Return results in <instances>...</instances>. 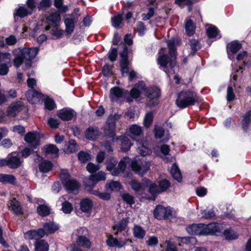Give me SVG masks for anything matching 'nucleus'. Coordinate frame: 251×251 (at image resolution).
<instances>
[{"label": "nucleus", "instance_id": "nucleus-47", "mask_svg": "<svg viewBox=\"0 0 251 251\" xmlns=\"http://www.w3.org/2000/svg\"><path fill=\"white\" fill-rule=\"evenodd\" d=\"M123 20V15L118 14L112 18V25L115 28H119Z\"/></svg>", "mask_w": 251, "mask_h": 251}, {"label": "nucleus", "instance_id": "nucleus-43", "mask_svg": "<svg viewBox=\"0 0 251 251\" xmlns=\"http://www.w3.org/2000/svg\"><path fill=\"white\" fill-rule=\"evenodd\" d=\"M224 235L226 239L228 240H235L238 238L237 233L231 229H226L224 232Z\"/></svg>", "mask_w": 251, "mask_h": 251}, {"label": "nucleus", "instance_id": "nucleus-6", "mask_svg": "<svg viewBox=\"0 0 251 251\" xmlns=\"http://www.w3.org/2000/svg\"><path fill=\"white\" fill-rule=\"evenodd\" d=\"M79 11V8H76L74 9L73 13L70 14H66L64 16V23L66 28V33L70 35L74 31L75 24L78 21L79 14L78 12Z\"/></svg>", "mask_w": 251, "mask_h": 251}, {"label": "nucleus", "instance_id": "nucleus-51", "mask_svg": "<svg viewBox=\"0 0 251 251\" xmlns=\"http://www.w3.org/2000/svg\"><path fill=\"white\" fill-rule=\"evenodd\" d=\"M121 184L118 181H112L106 185V188L109 191H117L120 189Z\"/></svg>", "mask_w": 251, "mask_h": 251}, {"label": "nucleus", "instance_id": "nucleus-31", "mask_svg": "<svg viewBox=\"0 0 251 251\" xmlns=\"http://www.w3.org/2000/svg\"><path fill=\"white\" fill-rule=\"evenodd\" d=\"M0 182L2 183L15 184L16 183V179L12 175L0 174Z\"/></svg>", "mask_w": 251, "mask_h": 251}, {"label": "nucleus", "instance_id": "nucleus-15", "mask_svg": "<svg viewBox=\"0 0 251 251\" xmlns=\"http://www.w3.org/2000/svg\"><path fill=\"white\" fill-rule=\"evenodd\" d=\"M25 140L34 149L39 145V135L36 132H29L25 136Z\"/></svg>", "mask_w": 251, "mask_h": 251}, {"label": "nucleus", "instance_id": "nucleus-46", "mask_svg": "<svg viewBox=\"0 0 251 251\" xmlns=\"http://www.w3.org/2000/svg\"><path fill=\"white\" fill-rule=\"evenodd\" d=\"M190 46L192 49V51L191 54L194 55L196 52L200 50L201 48V46L199 43V41L196 39H191L190 41Z\"/></svg>", "mask_w": 251, "mask_h": 251}, {"label": "nucleus", "instance_id": "nucleus-9", "mask_svg": "<svg viewBox=\"0 0 251 251\" xmlns=\"http://www.w3.org/2000/svg\"><path fill=\"white\" fill-rule=\"evenodd\" d=\"M150 166L151 163L149 161H142L141 163H139L136 160H134L131 162L132 170L140 176L146 174L149 171Z\"/></svg>", "mask_w": 251, "mask_h": 251}, {"label": "nucleus", "instance_id": "nucleus-52", "mask_svg": "<svg viewBox=\"0 0 251 251\" xmlns=\"http://www.w3.org/2000/svg\"><path fill=\"white\" fill-rule=\"evenodd\" d=\"M54 6L60 12H66L68 10V6L63 5L62 0H54Z\"/></svg>", "mask_w": 251, "mask_h": 251}, {"label": "nucleus", "instance_id": "nucleus-20", "mask_svg": "<svg viewBox=\"0 0 251 251\" xmlns=\"http://www.w3.org/2000/svg\"><path fill=\"white\" fill-rule=\"evenodd\" d=\"M186 231L192 235H204L203 224H193L186 227Z\"/></svg>", "mask_w": 251, "mask_h": 251}, {"label": "nucleus", "instance_id": "nucleus-22", "mask_svg": "<svg viewBox=\"0 0 251 251\" xmlns=\"http://www.w3.org/2000/svg\"><path fill=\"white\" fill-rule=\"evenodd\" d=\"M100 135V132L98 127L90 126L85 132V137L89 140H94Z\"/></svg>", "mask_w": 251, "mask_h": 251}, {"label": "nucleus", "instance_id": "nucleus-18", "mask_svg": "<svg viewBox=\"0 0 251 251\" xmlns=\"http://www.w3.org/2000/svg\"><path fill=\"white\" fill-rule=\"evenodd\" d=\"M43 97V95L41 93L33 89H31L26 93V97L28 101L33 104L38 102Z\"/></svg>", "mask_w": 251, "mask_h": 251}, {"label": "nucleus", "instance_id": "nucleus-3", "mask_svg": "<svg viewBox=\"0 0 251 251\" xmlns=\"http://www.w3.org/2000/svg\"><path fill=\"white\" fill-rule=\"evenodd\" d=\"M115 123L113 119L109 118L106 122L104 127V133L107 138H109L112 141L121 140V150L124 151H128L132 144L128 137L124 136L119 137L115 136Z\"/></svg>", "mask_w": 251, "mask_h": 251}, {"label": "nucleus", "instance_id": "nucleus-25", "mask_svg": "<svg viewBox=\"0 0 251 251\" xmlns=\"http://www.w3.org/2000/svg\"><path fill=\"white\" fill-rule=\"evenodd\" d=\"M220 230V225L216 223H212L208 225L203 224L204 235L213 234Z\"/></svg>", "mask_w": 251, "mask_h": 251}, {"label": "nucleus", "instance_id": "nucleus-59", "mask_svg": "<svg viewBox=\"0 0 251 251\" xmlns=\"http://www.w3.org/2000/svg\"><path fill=\"white\" fill-rule=\"evenodd\" d=\"M122 199L128 204L131 205L134 203L133 196L128 193H125L123 194Z\"/></svg>", "mask_w": 251, "mask_h": 251}, {"label": "nucleus", "instance_id": "nucleus-10", "mask_svg": "<svg viewBox=\"0 0 251 251\" xmlns=\"http://www.w3.org/2000/svg\"><path fill=\"white\" fill-rule=\"evenodd\" d=\"M147 105L154 106L158 103V98L160 96V90L157 87H152L148 90Z\"/></svg>", "mask_w": 251, "mask_h": 251}, {"label": "nucleus", "instance_id": "nucleus-28", "mask_svg": "<svg viewBox=\"0 0 251 251\" xmlns=\"http://www.w3.org/2000/svg\"><path fill=\"white\" fill-rule=\"evenodd\" d=\"M8 206L16 215H20L23 213L22 207L20 202L15 198L12 199L8 203Z\"/></svg>", "mask_w": 251, "mask_h": 251}, {"label": "nucleus", "instance_id": "nucleus-63", "mask_svg": "<svg viewBox=\"0 0 251 251\" xmlns=\"http://www.w3.org/2000/svg\"><path fill=\"white\" fill-rule=\"evenodd\" d=\"M137 29L140 35H143L146 31V28L145 25L142 22L137 23Z\"/></svg>", "mask_w": 251, "mask_h": 251}, {"label": "nucleus", "instance_id": "nucleus-23", "mask_svg": "<svg viewBox=\"0 0 251 251\" xmlns=\"http://www.w3.org/2000/svg\"><path fill=\"white\" fill-rule=\"evenodd\" d=\"M75 112L70 108H64L57 111L59 118L64 121L71 120L75 116Z\"/></svg>", "mask_w": 251, "mask_h": 251}, {"label": "nucleus", "instance_id": "nucleus-60", "mask_svg": "<svg viewBox=\"0 0 251 251\" xmlns=\"http://www.w3.org/2000/svg\"><path fill=\"white\" fill-rule=\"evenodd\" d=\"M51 3V1L50 0H41L38 8L39 10H45L50 6Z\"/></svg>", "mask_w": 251, "mask_h": 251}, {"label": "nucleus", "instance_id": "nucleus-34", "mask_svg": "<svg viewBox=\"0 0 251 251\" xmlns=\"http://www.w3.org/2000/svg\"><path fill=\"white\" fill-rule=\"evenodd\" d=\"M48 23L51 25H56L60 21V15L58 12H52L47 18Z\"/></svg>", "mask_w": 251, "mask_h": 251}, {"label": "nucleus", "instance_id": "nucleus-12", "mask_svg": "<svg viewBox=\"0 0 251 251\" xmlns=\"http://www.w3.org/2000/svg\"><path fill=\"white\" fill-rule=\"evenodd\" d=\"M2 159L6 161L5 166L7 165L12 169L18 168L23 161L20 155L16 152H12L9 154L6 158Z\"/></svg>", "mask_w": 251, "mask_h": 251}, {"label": "nucleus", "instance_id": "nucleus-29", "mask_svg": "<svg viewBox=\"0 0 251 251\" xmlns=\"http://www.w3.org/2000/svg\"><path fill=\"white\" fill-rule=\"evenodd\" d=\"M206 33L209 38H215L216 39L221 38L218 29L211 25H207L206 26Z\"/></svg>", "mask_w": 251, "mask_h": 251}, {"label": "nucleus", "instance_id": "nucleus-35", "mask_svg": "<svg viewBox=\"0 0 251 251\" xmlns=\"http://www.w3.org/2000/svg\"><path fill=\"white\" fill-rule=\"evenodd\" d=\"M44 230L47 233H53L59 229L58 225L53 222L46 223L43 225Z\"/></svg>", "mask_w": 251, "mask_h": 251}, {"label": "nucleus", "instance_id": "nucleus-11", "mask_svg": "<svg viewBox=\"0 0 251 251\" xmlns=\"http://www.w3.org/2000/svg\"><path fill=\"white\" fill-rule=\"evenodd\" d=\"M137 152L142 156H146L151 153V143L147 140L144 139L136 141Z\"/></svg>", "mask_w": 251, "mask_h": 251}, {"label": "nucleus", "instance_id": "nucleus-61", "mask_svg": "<svg viewBox=\"0 0 251 251\" xmlns=\"http://www.w3.org/2000/svg\"><path fill=\"white\" fill-rule=\"evenodd\" d=\"M124 47L123 51L120 53V56L121 59L120 63H128V56H127V48L125 45H123Z\"/></svg>", "mask_w": 251, "mask_h": 251}, {"label": "nucleus", "instance_id": "nucleus-56", "mask_svg": "<svg viewBox=\"0 0 251 251\" xmlns=\"http://www.w3.org/2000/svg\"><path fill=\"white\" fill-rule=\"evenodd\" d=\"M44 103L46 108L49 110H51L55 108V104L54 102L50 98H46L45 99Z\"/></svg>", "mask_w": 251, "mask_h": 251}, {"label": "nucleus", "instance_id": "nucleus-37", "mask_svg": "<svg viewBox=\"0 0 251 251\" xmlns=\"http://www.w3.org/2000/svg\"><path fill=\"white\" fill-rule=\"evenodd\" d=\"M35 246V251H48L49 250V245L44 240L36 241Z\"/></svg>", "mask_w": 251, "mask_h": 251}, {"label": "nucleus", "instance_id": "nucleus-49", "mask_svg": "<svg viewBox=\"0 0 251 251\" xmlns=\"http://www.w3.org/2000/svg\"><path fill=\"white\" fill-rule=\"evenodd\" d=\"M251 112L248 111L245 114L242 121V127L245 131H247L248 125L251 121Z\"/></svg>", "mask_w": 251, "mask_h": 251}, {"label": "nucleus", "instance_id": "nucleus-41", "mask_svg": "<svg viewBox=\"0 0 251 251\" xmlns=\"http://www.w3.org/2000/svg\"><path fill=\"white\" fill-rule=\"evenodd\" d=\"M30 14H31V11H28L24 7L21 6L15 10L14 15L15 17L16 16L20 18H24Z\"/></svg>", "mask_w": 251, "mask_h": 251}, {"label": "nucleus", "instance_id": "nucleus-8", "mask_svg": "<svg viewBox=\"0 0 251 251\" xmlns=\"http://www.w3.org/2000/svg\"><path fill=\"white\" fill-rule=\"evenodd\" d=\"M148 90L145 83L140 81L131 89L130 94L133 98L140 100L143 96L147 95Z\"/></svg>", "mask_w": 251, "mask_h": 251}, {"label": "nucleus", "instance_id": "nucleus-2", "mask_svg": "<svg viewBox=\"0 0 251 251\" xmlns=\"http://www.w3.org/2000/svg\"><path fill=\"white\" fill-rule=\"evenodd\" d=\"M38 51L39 49L36 47L19 48L13 51L15 56L14 65L16 68H18L23 62H25L26 67H30L31 66V60L36 56Z\"/></svg>", "mask_w": 251, "mask_h": 251}, {"label": "nucleus", "instance_id": "nucleus-13", "mask_svg": "<svg viewBox=\"0 0 251 251\" xmlns=\"http://www.w3.org/2000/svg\"><path fill=\"white\" fill-rule=\"evenodd\" d=\"M105 179V174L103 172H99L95 175H92L85 180V187L93 188L98 181L104 180Z\"/></svg>", "mask_w": 251, "mask_h": 251}, {"label": "nucleus", "instance_id": "nucleus-64", "mask_svg": "<svg viewBox=\"0 0 251 251\" xmlns=\"http://www.w3.org/2000/svg\"><path fill=\"white\" fill-rule=\"evenodd\" d=\"M87 233V230L84 227H79L74 233L77 238L85 236Z\"/></svg>", "mask_w": 251, "mask_h": 251}, {"label": "nucleus", "instance_id": "nucleus-42", "mask_svg": "<svg viewBox=\"0 0 251 251\" xmlns=\"http://www.w3.org/2000/svg\"><path fill=\"white\" fill-rule=\"evenodd\" d=\"M128 222V218L123 219L114 226V229H117L119 231L124 230L126 227Z\"/></svg>", "mask_w": 251, "mask_h": 251}, {"label": "nucleus", "instance_id": "nucleus-7", "mask_svg": "<svg viewBox=\"0 0 251 251\" xmlns=\"http://www.w3.org/2000/svg\"><path fill=\"white\" fill-rule=\"evenodd\" d=\"M62 183L69 192L75 193L80 187L79 183L74 179H71L67 174L62 173L60 176Z\"/></svg>", "mask_w": 251, "mask_h": 251}, {"label": "nucleus", "instance_id": "nucleus-39", "mask_svg": "<svg viewBox=\"0 0 251 251\" xmlns=\"http://www.w3.org/2000/svg\"><path fill=\"white\" fill-rule=\"evenodd\" d=\"M37 211L39 215L44 217L50 214V208L46 205L40 204L37 208Z\"/></svg>", "mask_w": 251, "mask_h": 251}, {"label": "nucleus", "instance_id": "nucleus-17", "mask_svg": "<svg viewBox=\"0 0 251 251\" xmlns=\"http://www.w3.org/2000/svg\"><path fill=\"white\" fill-rule=\"evenodd\" d=\"M242 45L237 41H233L227 45V53L228 58L232 60L234 57V54L241 48Z\"/></svg>", "mask_w": 251, "mask_h": 251}, {"label": "nucleus", "instance_id": "nucleus-19", "mask_svg": "<svg viewBox=\"0 0 251 251\" xmlns=\"http://www.w3.org/2000/svg\"><path fill=\"white\" fill-rule=\"evenodd\" d=\"M24 105L21 101H17L11 104L7 110V115L11 117H14L22 110Z\"/></svg>", "mask_w": 251, "mask_h": 251}, {"label": "nucleus", "instance_id": "nucleus-62", "mask_svg": "<svg viewBox=\"0 0 251 251\" xmlns=\"http://www.w3.org/2000/svg\"><path fill=\"white\" fill-rule=\"evenodd\" d=\"M11 55L9 53L5 52H0V63L5 62V63H9L10 62V59Z\"/></svg>", "mask_w": 251, "mask_h": 251}, {"label": "nucleus", "instance_id": "nucleus-40", "mask_svg": "<svg viewBox=\"0 0 251 251\" xmlns=\"http://www.w3.org/2000/svg\"><path fill=\"white\" fill-rule=\"evenodd\" d=\"M76 242L79 246L86 248H90L91 245L90 241L86 236L77 238Z\"/></svg>", "mask_w": 251, "mask_h": 251}, {"label": "nucleus", "instance_id": "nucleus-32", "mask_svg": "<svg viewBox=\"0 0 251 251\" xmlns=\"http://www.w3.org/2000/svg\"><path fill=\"white\" fill-rule=\"evenodd\" d=\"M170 173L172 177L178 182L181 181L182 179V176L180 171L176 163H174L171 170Z\"/></svg>", "mask_w": 251, "mask_h": 251}, {"label": "nucleus", "instance_id": "nucleus-45", "mask_svg": "<svg viewBox=\"0 0 251 251\" xmlns=\"http://www.w3.org/2000/svg\"><path fill=\"white\" fill-rule=\"evenodd\" d=\"M195 27L191 20L187 21L185 24L186 32L189 36L192 35L195 32Z\"/></svg>", "mask_w": 251, "mask_h": 251}, {"label": "nucleus", "instance_id": "nucleus-57", "mask_svg": "<svg viewBox=\"0 0 251 251\" xmlns=\"http://www.w3.org/2000/svg\"><path fill=\"white\" fill-rule=\"evenodd\" d=\"M170 184L166 179H163L159 183V190L160 192L166 191L169 187Z\"/></svg>", "mask_w": 251, "mask_h": 251}, {"label": "nucleus", "instance_id": "nucleus-1", "mask_svg": "<svg viewBox=\"0 0 251 251\" xmlns=\"http://www.w3.org/2000/svg\"><path fill=\"white\" fill-rule=\"evenodd\" d=\"M167 43L169 49V55L168 56L165 54L163 49L160 50L158 53L157 62L160 68L169 76L170 74H174L177 68L176 66V53L175 41L168 40Z\"/></svg>", "mask_w": 251, "mask_h": 251}, {"label": "nucleus", "instance_id": "nucleus-21", "mask_svg": "<svg viewBox=\"0 0 251 251\" xmlns=\"http://www.w3.org/2000/svg\"><path fill=\"white\" fill-rule=\"evenodd\" d=\"M130 162V159L128 157H125L119 162L118 167L114 169L112 172V175L114 176H117L121 173L123 172L126 167L127 164Z\"/></svg>", "mask_w": 251, "mask_h": 251}, {"label": "nucleus", "instance_id": "nucleus-4", "mask_svg": "<svg viewBox=\"0 0 251 251\" xmlns=\"http://www.w3.org/2000/svg\"><path fill=\"white\" fill-rule=\"evenodd\" d=\"M197 101V97L192 91L183 90L178 94L176 104L178 107L183 108L194 105Z\"/></svg>", "mask_w": 251, "mask_h": 251}, {"label": "nucleus", "instance_id": "nucleus-58", "mask_svg": "<svg viewBox=\"0 0 251 251\" xmlns=\"http://www.w3.org/2000/svg\"><path fill=\"white\" fill-rule=\"evenodd\" d=\"M155 137L157 139H160L163 137L164 134V129L161 126H155L154 127Z\"/></svg>", "mask_w": 251, "mask_h": 251}, {"label": "nucleus", "instance_id": "nucleus-33", "mask_svg": "<svg viewBox=\"0 0 251 251\" xmlns=\"http://www.w3.org/2000/svg\"><path fill=\"white\" fill-rule=\"evenodd\" d=\"M133 233L135 237L142 239L146 235V231L141 226L135 225L133 228Z\"/></svg>", "mask_w": 251, "mask_h": 251}, {"label": "nucleus", "instance_id": "nucleus-30", "mask_svg": "<svg viewBox=\"0 0 251 251\" xmlns=\"http://www.w3.org/2000/svg\"><path fill=\"white\" fill-rule=\"evenodd\" d=\"M142 127L137 125H132L129 128V134L131 138L134 139L140 136L142 133Z\"/></svg>", "mask_w": 251, "mask_h": 251}, {"label": "nucleus", "instance_id": "nucleus-54", "mask_svg": "<svg viewBox=\"0 0 251 251\" xmlns=\"http://www.w3.org/2000/svg\"><path fill=\"white\" fill-rule=\"evenodd\" d=\"M117 163V160L113 158H110L107 160L106 162V169L109 171L114 170V167L116 165Z\"/></svg>", "mask_w": 251, "mask_h": 251}, {"label": "nucleus", "instance_id": "nucleus-48", "mask_svg": "<svg viewBox=\"0 0 251 251\" xmlns=\"http://www.w3.org/2000/svg\"><path fill=\"white\" fill-rule=\"evenodd\" d=\"M78 158L81 163H85L91 159L89 151H80L78 154Z\"/></svg>", "mask_w": 251, "mask_h": 251}, {"label": "nucleus", "instance_id": "nucleus-26", "mask_svg": "<svg viewBox=\"0 0 251 251\" xmlns=\"http://www.w3.org/2000/svg\"><path fill=\"white\" fill-rule=\"evenodd\" d=\"M93 206L92 201L88 198L82 199L80 202V209L84 213H89Z\"/></svg>", "mask_w": 251, "mask_h": 251}, {"label": "nucleus", "instance_id": "nucleus-50", "mask_svg": "<svg viewBox=\"0 0 251 251\" xmlns=\"http://www.w3.org/2000/svg\"><path fill=\"white\" fill-rule=\"evenodd\" d=\"M153 120V113L152 112L147 113L144 119V126L148 128L151 125Z\"/></svg>", "mask_w": 251, "mask_h": 251}, {"label": "nucleus", "instance_id": "nucleus-16", "mask_svg": "<svg viewBox=\"0 0 251 251\" xmlns=\"http://www.w3.org/2000/svg\"><path fill=\"white\" fill-rule=\"evenodd\" d=\"M46 234V231L43 228L37 230H31L25 233V237L27 239H35L38 240L43 237Z\"/></svg>", "mask_w": 251, "mask_h": 251}, {"label": "nucleus", "instance_id": "nucleus-14", "mask_svg": "<svg viewBox=\"0 0 251 251\" xmlns=\"http://www.w3.org/2000/svg\"><path fill=\"white\" fill-rule=\"evenodd\" d=\"M36 162H41L39 164V170L42 173H47L51 170L52 167L51 162L48 160H43L42 157H40L38 154H36L33 158Z\"/></svg>", "mask_w": 251, "mask_h": 251}, {"label": "nucleus", "instance_id": "nucleus-44", "mask_svg": "<svg viewBox=\"0 0 251 251\" xmlns=\"http://www.w3.org/2000/svg\"><path fill=\"white\" fill-rule=\"evenodd\" d=\"M130 186L136 192L142 193L144 190L143 185L135 179L131 181Z\"/></svg>", "mask_w": 251, "mask_h": 251}, {"label": "nucleus", "instance_id": "nucleus-38", "mask_svg": "<svg viewBox=\"0 0 251 251\" xmlns=\"http://www.w3.org/2000/svg\"><path fill=\"white\" fill-rule=\"evenodd\" d=\"M65 146L67 148L65 151L67 153L75 152L78 150V146L74 140H70Z\"/></svg>", "mask_w": 251, "mask_h": 251}, {"label": "nucleus", "instance_id": "nucleus-27", "mask_svg": "<svg viewBox=\"0 0 251 251\" xmlns=\"http://www.w3.org/2000/svg\"><path fill=\"white\" fill-rule=\"evenodd\" d=\"M106 244L110 247H116L118 248L123 247L126 244L125 241L118 240L116 238H114L112 235H109L107 236L106 240Z\"/></svg>", "mask_w": 251, "mask_h": 251}, {"label": "nucleus", "instance_id": "nucleus-24", "mask_svg": "<svg viewBox=\"0 0 251 251\" xmlns=\"http://www.w3.org/2000/svg\"><path fill=\"white\" fill-rule=\"evenodd\" d=\"M125 92L124 90L116 86L110 89L109 97L112 101H117L124 96Z\"/></svg>", "mask_w": 251, "mask_h": 251}, {"label": "nucleus", "instance_id": "nucleus-5", "mask_svg": "<svg viewBox=\"0 0 251 251\" xmlns=\"http://www.w3.org/2000/svg\"><path fill=\"white\" fill-rule=\"evenodd\" d=\"M153 214L155 218L158 220H171L176 216V212L171 207L158 205L154 210Z\"/></svg>", "mask_w": 251, "mask_h": 251}, {"label": "nucleus", "instance_id": "nucleus-55", "mask_svg": "<svg viewBox=\"0 0 251 251\" xmlns=\"http://www.w3.org/2000/svg\"><path fill=\"white\" fill-rule=\"evenodd\" d=\"M176 3L181 7H183L185 5H188V10L191 11L192 9L190 6L193 4V1L191 0H175Z\"/></svg>", "mask_w": 251, "mask_h": 251}, {"label": "nucleus", "instance_id": "nucleus-36", "mask_svg": "<svg viewBox=\"0 0 251 251\" xmlns=\"http://www.w3.org/2000/svg\"><path fill=\"white\" fill-rule=\"evenodd\" d=\"M44 151L46 153L50 154L54 156H57L59 152L58 148L53 144H50L44 146Z\"/></svg>", "mask_w": 251, "mask_h": 251}, {"label": "nucleus", "instance_id": "nucleus-53", "mask_svg": "<svg viewBox=\"0 0 251 251\" xmlns=\"http://www.w3.org/2000/svg\"><path fill=\"white\" fill-rule=\"evenodd\" d=\"M62 210L65 214L70 213L73 210V206L71 203L65 201L62 204Z\"/></svg>", "mask_w": 251, "mask_h": 251}]
</instances>
